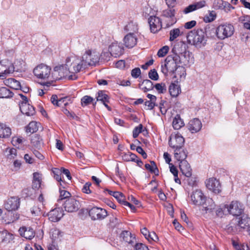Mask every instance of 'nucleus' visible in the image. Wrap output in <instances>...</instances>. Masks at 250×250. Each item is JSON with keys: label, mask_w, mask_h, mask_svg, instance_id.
<instances>
[{"label": "nucleus", "mask_w": 250, "mask_h": 250, "mask_svg": "<svg viewBox=\"0 0 250 250\" xmlns=\"http://www.w3.org/2000/svg\"><path fill=\"white\" fill-rule=\"evenodd\" d=\"M216 215L219 217H222L224 215L229 214L228 204L221 205L215 209Z\"/></svg>", "instance_id": "72a5a7b5"}, {"label": "nucleus", "mask_w": 250, "mask_h": 250, "mask_svg": "<svg viewBox=\"0 0 250 250\" xmlns=\"http://www.w3.org/2000/svg\"><path fill=\"white\" fill-rule=\"evenodd\" d=\"M89 215L92 220H102L107 216V212L105 209L94 207L89 210Z\"/></svg>", "instance_id": "4468645a"}, {"label": "nucleus", "mask_w": 250, "mask_h": 250, "mask_svg": "<svg viewBox=\"0 0 250 250\" xmlns=\"http://www.w3.org/2000/svg\"><path fill=\"white\" fill-rule=\"evenodd\" d=\"M8 152L7 157L9 159H14L17 156V150L14 148L9 149Z\"/></svg>", "instance_id": "e2e57ef3"}, {"label": "nucleus", "mask_w": 250, "mask_h": 250, "mask_svg": "<svg viewBox=\"0 0 250 250\" xmlns=\"http://www.w3.org/2000/svg\"><path fill=\"white\" fill-rule=\"evenodd\" d=\"M52 172L54 174V178L57 181H62L61 174L62 171L60 169L58 168H53L52 169Z\"/></svg>", "instance_id": "09e8293b"}, {"label": "nucleus", "mask_w": 250, "mask_h": 250, "mask_svg": "<svg viewBox=\"0 0 250 250\" xmlns=\"http://www.w3.org/2000/svg\"><path fill=\"white\" fill-rule=\"evenodd\" d=\"M188 126V130L192 133H194L201 130L202 124L200 120L197 118H194L189 121Z\"/></svg>", "instance_id": "b1692460"}, {"label": "nucleus", "mask_w": 250, "mask_h": 250, "mask_svg": "<svg viewBox=\"0 0 250 250\" xmlns=\"http://www.w3.org/2000/svg\"><path fill=\"white\" fill-rule=\"evenodd\" d=\"M120 238L121 241L132 246H133L136 242L135 237L132 235L130 231L127 230H124L121 232Z\"/></svg>", "instance_id": "6ab92c4d"}, {"label": "nucleus", "mask_w": 250, "mask_h": 250, "mask_svg": "<svg viewBox=\"0 0 250 250\" xmlns=\"http://www.w3.org/2000/svg\"><path fill=\"white\" fill-rule=\"evenodd\" d=\"M91 186V183L90 182L86 183L83 187L82 191L83 193L86 194H89L92 193V191L90 189Z\"/></svg>", "instance_id": "6e6d98bb"}, {"label": "nucleus", "mask_w": 250, "mask_h": 250, "mask_svg": "<svg viewBox=\"0 0 250 250\" xmlns=\"http://www.w3.org/2000/svg\"><path fill=\"white\" fill-rule=\"evenodd\" d=\"M196 10L205 7L206 5V2L205 0H201L199 1L193 3Z\"/></svg>", "instance_id": "69168bd1"}, {"label": "nucleus", "mask_w": 250, "mask_h": 250, "mask_svg": "<svg viewBox=\"0 0 250 250\" xmlns=\"http://www.w3.org/2000/svg\"><path fill=\"white\" fill-rule=\"evenodd\" d=\"M87 67L83 59L81 62H79L78 59H76L73 57L68 58L66 60L65 68L67 69V71L69 73H78Z\"/></svg>", "instance_id": "20e7f679"}, {"label": "nucleus", "mask_w": 250, "mask_h": 250, "mask_svg": "<svg viewBox=\"0 0 250 250\" xmlns=\"http://www.w3.org/2000/svg\"><path fill=\"white\" fill-rule=\"evenodd\" d=\"M172 125L175 129H179L184 125V122L179 115H176L173 119Z\"/></svg>", "instance_id": "4c0bfd02"}, {"label": "nucleus", "mask_w": 250, "mask_h": 250, "mask_svg": "<svg viewBox=\"0 0 250 250\" xmlns=\"http://www.w3.org/2000/svg\"><path fill=\"white\" fill-rule=\"evenodd\" d=\"M184 143L185 139L179 133L171 135L169 137L168 141L169 145L174 150L182 148L184 146Z\"/></svg>", "instance_id": "9b49d317"}, {"label": "nucleus", "mask_w": 250, "mask_h": 250, "mask_svg": "<svg viewBox=\"0 0 250 250\" xmlns=\"http://www.w3.org/2000/svg\"><path fill=\"white\" fill-rule=\"evenodd\" d=\"M179 167L183 174L185 175L187 177H189L191 176V168L189 164L187 161H184L180 162L179 164Z\"/></svg>", "instance_id": "c85d7f7f"}, {"label": "nucleus", "mask_w": 250, "mask_h": 250, "mask_svg": "<svg viewBox=\"0 0 250 250\" xmlns=\"http://www.w3.org/2000/svg\"><path fill=\"white\" fill-rule=\"evenodd\" d=\"M123 159L125 161L129 162V161H135V159L137 158V156L136 154L132 153L130 152H128L127 153H125L123 156Z\"/></svg>", "instance_id": "79ce46f5"}, {"label": "nucleus", "mask_w": 250, "mask_h": 250, "mask_svg": "<svg viewBox=\"0 0 250 250\" xmlns=\"http://www.w3.org/2000/svg\"><path fill=\"white\" fill-rule=\"evenodd\" d=\"M188 42L197 48L204 46L207 42V34L204 30L198 29L190 31L187 36Z\"/></svg>", "instance_id": "7ed1b4c3"}, {"label": "nucleus", "mask_w": 250, "mask_h": 250, "mask_svg": "<svg viewBox=\"0 0 250 250\" xmlns=\"http://www.w3.org/2000/svg\"><path fill=\"white\" fill-rule=\"evenodd\" d=\"M60 191V197L58 200V202H60L63 199H68L71 196V194L67 191L62 189L61 188H59Z\"/></svg>", "instance_id": "37998d69"}, {"label": "nucleus", "mask_w": 250, "mask_h": 250, "mask_svg": "<svg viewBox=\"0 0 250 250\" xmlns=\"http://www.w3.org/2000/svg\"><path fill=\"white\" fill-rule=\"evenodd\" d=\"M21 236L29 240L32 239L35 236L33 229L30 227H22L19 229Z\"/></svg>", "instance_id": "a878e982"}, {"label": "nucleus", "mask_w": 250, "mask_h": 250, "mask_svg": "<svg viewBox=\"0 0 250 250\" xmlns=\"http://www.w3.org/2000/svg\"><path fill=\"white\" fill-rule=\"evenodd\" d=\"M134 244L135 245L133 247H134L135 250H148V247L143 243H135Z\"/></svg>", "instance_id": "bf43d9fd"}, {"label": "nucleus", "mask_w": 250, "mask_h": 250, "mask_svg": "<svg viewBox=\"0 0 250 250\" xmlns=\"http://www.w3.org/2000/svg\"><path fill=\"white\" fill-rule=\"evenodd\" d=\"M147 240L148 241H153L156 242L158 240V237L157 236L155 232H154V231H152L149 232Z\"/></svg>", "instance_id": "0e129e2a"}, {"label": "nucleus", "mask_w": 250, "mask_h": 250, "mask_svg": "<svg viewBox=\"0 0 250 250\" xmlns=\"http://www.w3.org/2000/svg\"><path fill=\"white\" fill-rule=\"evenodd\" d=\"M149 78L154 81H157L159 79L158 74L155 69H153L150 70L148 73Z\"/></svg>", "instance_id": "4d7b16f0"}, {"label": "nucleus", "mask_w": 250, "mask_h": 250, "mask_svg": "<svg viewBox=\"0 0 250 250\" xmlns=\"http://www.w3.org/2000/svg\"><path fill=\"white\" fill-rule=\"evenodd\" d=\"M13 93L5 87H0V98H10L12 97Z\"/></svg>", "instance_id": "ea45409f"}, {"label": "nucleus", "mask_w": 250, "mask_h": 250, "mask_svg": "<svg viewBox=\"0 0 250 250\" xmlns=\"http://www.w3.org/2000/svg\"><path fill=\"white\" fill-rule=\"evenodd\" d=\"M242 204L237 201H232L229 205H228V213L233 216H239L244 211Z\"/></svg>", "instance_id": "f8f14e48"}, {"label": "nucleus", "mask_w": 250, "mask_h": 250, "mask_svg": "<svg viewBox=\"0 0 250 250\" xmlns=\"http://www.w3.org/2000/svg\"><path fill=\"white\" fill-rule=\"evenodd\" d=\"M139 87L142 89L144 92L152 90L154 86L152 82L149 80H145L139 85Z\"/></svg>", "instance_id": "473e14b6"}, {"label": "nucleus", "mask_w": 250, "mask_h": 250, "mask_svg": "<svg viewBox=\"0 0 250 250\" xmlns=\"http://www.w3.org/2000/svg\"><path fill=\"white\" fill-rule=\"evenodd\" d=\"M213 5L214 8L215 9H225L226 10V8L227 6L229 7L230 4L223 0H215L213 2Z\"/></svg>", "instance_id": "e433bc0d"}, {"label": "nucleus", "mask_w": 250, "mask_h": 250, "mask_svg": "<svg viewBox=\"0 0 250 250\" xmlns=\"http://www.w3.org/2000/svg\"><path fill=\"white\" fill-rule=\"evenodd\" d=\"M196 10L195 7V6L193 3L188 5L186 7L184 10H183V12L185 14H188L189 13L192 12Z\"/></svg>", "instance_id": "338daca9"}, {"label": "nucleus", "mask_w": 250, "mask_h": 250, "mask_svg": "<svg viewBox=\"0 0 250 250\" xmlns=\"http://www.w3.org/2000/svg\"><path fill=\"white\" fill-rule=\"evenodd\" d=\"M65 66H57L54 68L53 71L50 75V77L53 80H58L61 79L62 77L67 75V70L65 72V74L63 73V70Z\"/></svg>", "instance_id": "aec40b11"}, {"label": "nucleus", "mask_w": 250, "mask_h": 250, "mask_svg": "<svg viewBox=\"0 0 250 250\" xmlns=\"http://www.w3.org/2000/svg\"><path fill=\"white\" fill-rule=\"evenodd\" d=\"M175 11L173 8H168L162 11L161 15V19L165 25V28H168L176 22V19L175 16Z\"/></svg>", "instance_id": "39448f33"}, {"label": "nucleus", "mask_w": 250, "mask_h": 250, "mask_svg": "<svg viewBox=\"0 0 250 250\" xmlns=\"http://www.w3.org/2000/svg\"><path fill=\"white\" fill-rule=\"evenodd\" d=\"M113 197L116 199V200L121 204H123V202H125V197L123 195V193L121 192H120L119 191H117L114 193V195H113Z\"/></svg>", "instance_id": "13d9d810"}, {"label": "nucleus", "mask_w": 250, "mask_h": 250, "mask_svg": "<svg viewBox=\"0 0 250 250\" xmlns=\"http://www.w3.org/2000/svg\"><path fill=\"white\" fill-rule=\"evenodd\" d=\"M148 22L150 31L153 33H156L161 30L163 23L161 19L156 16H150L148 20Z\"/></svg>", "instance_id": "2eb2a0df"}, {"label": "nucleus", "mask_w": 250, "mask_h": 250, "mask_svg": "<svg viewBox=\"0 0 250 250\" xmlns=\"http://www.w3.org/2000/svg\"><path fill=\"white\" fill-rule=\"evenodd\" d=\"M174 56H168L165 60L164 64L161 65V71L165 76H167L168 73L172 75L175 74L177 69L181 71L178 74L180 77L185 75L186 70L184 67L178 66L179 57L177 52H175Z\"/></svg>", "instance_id": "f03ea898"}, {"label": "nucleus", "mask_w": 250, "mask_h": 250, "mask_svg": "<svg viewBox=\"0 0 250 250\" xmlns=\"http://www.w3.org/2000/svg\"><path fill=\"white\" fill-rule=\"evenodd\" d=\"M188 153L187 150L183 147L182 148L174 150V157L177 161L181 162L186 161Z\"/></svg>", "instance_id": "cd10ccee"}, {"label": "nucleus", "mask_w": 250, "mask_h": 250, "mask_svg": "<svg viewBox=\"0 0 250 250\" xmlns=\"http://www.w3.org/2000/svg\"><path fill=\"white\" fill-rule=\"evenodd\" d=\"M4 208L7 211L0 219V223L9 224L19 218V214L12 215V211L17 210L20 206V199L18 197H11L6 200L3 204Z\"/></svg>", "instance_id": "f257e3e1"}, {"label": "nucleus", "mask_w": 250, "mask_h": 250, "mask_svg": "<svg viewBox=\"0 0 250 250\" xmlns=\"http://www.w3.org/2000/svg\"><path fill=\"white\" fill-rule=\"evenodd\" d=\"M94 99L89 96H84L81 99V104L83 106L87 105L92 103Z\"/></svg>", "instance_id": "de8ad7c7"}, {"label": "nucleus", "mask_w": 250, "mask_h": 250, "mask_svg": "<svg viewBox=\"0 0 250 250\" xmlns=\"http://www.w3.org/2000/svg\"><path fill=\"white\" fill-rule=\"evenodd\" d=\"M168 50V46L167 45L164 46L158 50L157 55L159 57H163L167 53Z\"/></svg>", "instance_id": "5fc2aeb1"}, {"label": "nucleus", "mask_w": 250, "mask_h": 250, "mask_svg": "<svg viewBox=\"0 0 250 250\" xmlns=\"http://www.w3.org/2000/svg\"><path fill=\"white\" fill-rule=\"evenodd\" d=\"M63 215V211L61 208H55L48 213V219L53 222L59 221Z\"/></svg>", "instance_id": "a211bd4d"}, {"label": "nucleus", "mask_w": 250, "mask_h": 250, "mask_svg": "<svg viewBox=\"0 0 250 250\" xmlns=\"http://www.w3.org/2000/svg\"><path fill=\"white\" fill-rule=\"evenodd\" d=\"M82 59L87 66L88 65H94L99 60V55L96 52H92L90 50L86 51L83 55Z\"/></svg>", "instance_id": "ddd939ff"}, {"label": "nucleus", "mask_w": 250, "mask_h": 250, "mask_svg": "<svg viewBox=\"0 0 250 250\" xmlns=\"http://www.w3.org/2000/svg\"><path fill=\"white\" fill-rule=\"evenodd\" d=\"M38 129L37 123L36 122H31L26 127V132L33 133L36 132Z\"/></svg>", "instance_id": "a19ab883"}, {"label": "nucleus", "mask_w": 250, "mask_h": 250, "mask_svg": "<svg viewBox=\"0 0 250 250\" xmlns=\"http://www.w3.org/2000/svg\"><path fill=\"white\" fill-rule=\"evenodd\" d=\"M125 45L129 48L133 47L137 42V37L133 33H128L124 38Z\"/></svg>", "instance_id": "5701e85b"}, {"label": "nucleus", "mask_w": 250, "mask_h": 250, "mask_svg": "<svg viewBox=\"0 0 250 250\" xmlns=\"http://www.w3.org/2000/svg\"><path fill=\"white\" fill-rule=\"evenodd\" d=\"M51 101L54 105L60 106L61 105L62 103L63 102L64 100L63 99L58 100L57 95H53L51 97Z\"/></svg>", "instance_id": "3c124183"}, {"label": "nucleus", "mask_w": 250, "mask_h": 250, "mask_svg": "<svg viewBox=\"0 0 250 250\" xmlns=\"http://www.w3.org/2000/svg\"><path fill=\"white\" fill-rule=\"evenodd\" d=\"M20 109L23 114L28 116L34 115L35 111L34 107L30 105L28 102H21L20 104Z\"/></svg>", "instance_id": "412c9836"}, {"label": "nucleus", "mask_w": 250, "mask_h": 250, "mask_svg": "<svg viewBox=\"0 0 250 250\" xmlns=\"http://www.w3.org/2000/svg\"><path fill=\"white\" fill-rule=\"evenodd\" d=\"M143 126L142 124H140L138 126H136L133 130V137L137 138L139 134L143 131Z\"/></svg>", "instance_id": "864d4df0"}, {"label": "nucleus", "mask_w": 250, "mask_h": 250, "mask_svg": "<svg viewBox=\"0 0 250 250\" xmlns=\"http://www.w3.org/2000/svg\"><path fill=\"white\" fill-rule=\"evenodd\" d=\"M169 92L171 96L177 97L181 92L180 87L177 84L171 83L169 87Z\"/></svg>", "instance_id": "c9c22d12"}, {"label": "nucleus", "mask_w": 250, "mask_h": 250, "mask_svg": "<svg viewBox=\"0 0 250 250\" xmlns=\"http://www.w3.org/2000/svg\"><path fill=\"white\" fill-rule=\"evenodd\" d=\"M189 203L197 206H202L207 199L201 189H195L188 193Z\"/></svg>", "instance_id": "0eeeda50"}, {"label": "nucleus", "mask_w": 250, "mask_h": 250, "mask_svg": "<svg viewBox=\"0 0 250 250\" xmlns=\"http://www.w3.org/2000/svg\"><path fill=\"white\" fill-rule=\"evenodd\" d=\"M65 210L68 212L77 211L80 207V202L74 198L67 199L63 204Z\"/></svg>", "instance_id": "dca6fc26"}, {"label": "nucleus", "mask_w": 250, "mask_h": 250, "mask_svg": "<svg viewBox=\"0 0 250 250\" xmlns=\"http://www.w3.org/2000/svg\"><path fill=\"white\" fill-rule=\"evenodd\" d=\"M207 188L215 193H219L221 192V185L219 182L216 179L212 178L206 182Z\"/></svg>", "instance_id": "f3484780"}, {"label": "nucleus", "mask_w": 250, "mask_h": 250, "mask_svg": "<svg viewBox=\"0 0 250 250\" xmlns=\"http://www.w3.org/2000/svg\"><path fill=\"white\" fill-rule=\"evenodd\" d=\"M169 35V41L171 42L180 36L181 33L179 28H174L170 31Z\"/></svg>", "instance_id": "c03bdc74"}, {"label": "nucleus", "mask_w": 250, "mask_h": 250, "mask_svg": "<svg viewBox=\"0 0 250 250\" xmlns=\"http://www.w3.org/2000/svg\"><path fill=\"white\" fill-rule=\"evenodd\" d=\"M20 69L16 68L14 64L8 61H2L0 62V78L1 79L5 78L6 75L12 73L14 71H19Z\"/></svg>", "instance_id": "9d476101"}, {"label": "nucleus", "mask_w": 250, "mask_h": 250, "mask_svg": "<svg viewBox=\"0 0 250 250\" xmlns=\"http://www.w3.org/2000/svg\"><path fill=\"white\" fill-rule=\"evenodd\" d=\"M234 31V27L231 24L220 25L216 31L217 37L222 40L231 37Z\"/></svg>", "instance_id": "6e6552de"}, {"label": "nucleus", "mask_w": 250, "mask_h": 250, "mask_svg": "<svg viewBox=\"0 0 250 250\" xmlns=\"http://www.w3.org/2000/svg\"><path fill=\"white\" fill-rule=\"evenodd\" d=\"M188 179L187 180V182L188 185L191 187L196 186L197 185V180L195 177H188Z\"/></svg>", "instance_id": "774afa93"}, {"label": "nucleus", "mask_w": 250, "mask_h": 250, "mask_svg": "<svg viewBox=\"0 0 250 250\" xmlns=\"http://www.w3.org/2000/svg\"><path fill=\"white\" fill-rule=\"evenodd\" d=\"M238 226L243 229H247L250 225V218L247 215H243L238 221Z\"/></svg>", "instance_id": "58836bf2"}, {"label": "nucleus", "mask_w": 250, "mask_h": 250, "mask_svg": "<svg viewBox=\"0 0 250 250\" xmlns=\"http://www.w3.org/2000/svg\"><path fill=\"white\" fill-rule=\"evenodd\" d=\"M154 87L159 93H164L167 91L166 85L164 83H156Z\"/></svg>", "instance_id": "8fccbe9b"}, {"label": "nucleus", "mask_w": 250, "mask_h": 250, "mask_svg": "<svg viewBox=\"0 0 250 250\" xmlns=\"http://www.w3.org/2000/svg\"><path fill=\"white\" fill-rule=\"evenodd\" d=\"M120 223V220L116 217H112L110 219V225L112 227L118 226Z\"/></svg>", "instance_id": "052dcab7"}, {"label": "nucleus", "mask_w": 250, "mask_h": 250, "mask_svg": "<svg viewBox=\"0 0 250 250\" xmlns=\"http://www.w3.org/2000/svg\"><path fill=\"white\" fill-rule=\"evenodd\" d=\"M4 84L11 88L18 90L21 88L20 83L14 78H11L6 79L4 81Z\"/></svg>", "instance_id": "7c9ffc66"}, {"label": "nucleus", "mask_w": 250, "mask_h": 250, "mask_svg": "<svg viewBox=\"0 0 250 250\" xmlns=\"http://www.w3.org/2000/svg\"><path fill=\"white\" fill-rule=\"evenodd\" d=\"M141 70L139 68L136 67L134 69H133L131 71V76L134 78H138L140 75H141Z\"/></svg>", "instance_id": "680f3d73"}, {"label": "nucleus", "mask_w": 250, "mask_h": 250, "mask_svg": "<svg viewBox=\"0 0 250 250\" xmlns=\"http://www.w3.org/2000/svg\"><path fill=\"white\" fill-rule=\"evenodd\" d=\"M216 15L214 11L209 12L208 14H207L204 18V21L206 22H210L213 21L216 18Z\"/></svg>", "instance_id": "49530a36"}, {"label": "nucleus", "mask_w": 250, "mask_h": 250, "mask_svg": "<svg viewBox=\"0 0 250 250\" xmlns=\"http://www.w3.org/2000/svg\"><path fill=\"white\" fill-rule=\"evenodd\" d=\"M30 143L33 147L38 149L41 148L43 145L42 138L37 134L31 136Z\"/></svg>", "instance_id": "bb28decb"}, {"label": "nucleus", "mask_w": 250, "mask_h": 250, "mask_svg": "<svg viewBox=\"0 0 250 250\" xmlns=\"http://www.w3.org/2000/svg\"><path fill=\"white\" fill-rule=\"evenodd\" d=\"M24 141L25 140L22 137H15L12 138V143L14 146L19 147Z\"/></svg>", "instance_id": "603ef678"}, {"label": "nucleus", "mask_w": 250, "mask_h": 250, "mask_svg": "<svg viewBox=\"0 0 250 250\" xmlns=\"http://www.w3.org/2000/svg\"><path fill=\"white\" fill-rule=\"evenodd\" d=\"M241 21L245 29L250 31V16L246 15L241 18Z\"/></svg>", "instance_id": "a18cd8bd"}, {"label": "nucleus", "mask_w": 250, "mask_h": 250, "mask_svg": "<svg viewBox=\"0 0 250 250\" xmlns=\"http://www.w3.org/2000/svg\"><path fill=\"white\" fill-rule=\"evenodd\" d=\"M203 206V210L206 213H210L215 210L216 205L214 202L211 198L206 199L205 202L202 205Z\"/></svg>", "instance_id": "c756f323"}, {"label": "nucleus", "mask_w": 250, "mask_h": 250, "mask_svg": "<svg viewBox=\"0 0 250 250\" xmlns=\"http://www.w3.org/2000/svg\"><path fill=\"white\" fill-rule=\"evenodd\" d=\"M124 29L126 31L129 32L128 33L134 34L138 30V25L137 22L130 21L125 26Z\"/></svg>", "instance_id": "f704fd0d"}, {"label": "nucleus", "mask_w": 250, "mask_h": 250, "mask_svg": "<svg viewBox=\"0 0 250 250\" xmlns=\"http://www.w3.org/2000/svg\"><path fill=\"white\" fill-rule=\"evenodd\" d=\"M11 134V128L4 124L0 123V138H8Z\"/></svg>", "instance_id": "2f4dec72"}, {"label": "nucleus", "mask_w": 250, "mask_h": 250, "mask_svg": "<svg viewBox=\"0 0 250 250\" xmlns=\"http://www.w3.org/2000/svg\"><path fill=\"white\" fill-rule=\"evenodd\" d=\"M97 101H101L102 103L109 111L111 110V108L107 104L109 102V97L105 93V91L100 90L96 95Z\"/></svg>", "instance_id": "393cba45"}, {"label": "nucleus", "mask_w": 250, "mask_h": 250, "mask_svg": "<svg viewBox=\"0 0 250 250\" xmlns=\"http://www.w3.org/2000/svg\"><path fill=\"white\" fill-rule=\"evenodd\" d=\"M172 51L174 53L175 52L177 53L179 58L178 61L179 64H181L186 66H190L193 64L194 62V58L192 53L189 51H184L183 52H180L176 50V46H174Z\"/></svg>", "instance_id": "423d86ee"}, {"label": "nucleus", "mask_w": 250, "mask_h": 250, "mask_svg": "<svg viewBox=\"0 0 250 250\" xmlns=\"http://www.w3.org/2000/svg\"><path fill=\"white\" fill-rule=\"evenodd\" d=\"M34 75L41 79H48L50 77L51 68L43 64L38 65L33 70Z\"/></svg>", "instance_id": "1a4fd4ad"}, {"label": "nucleus", "mask_w": 250, "mask_h": 250, "mask_svg": "<svg viewBox=\"0 0 250 250\" xmlns=\"http://www.w3.org/2000/svg\"><path fill=\"white\" fill-rule=\"evenodd\" d=\"M108 50L111 56L116 58L123 53L124 49L117 42H113L109 46Z\"/></svg>", "instance_id": "4be33fe9"}]
</instances>
